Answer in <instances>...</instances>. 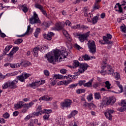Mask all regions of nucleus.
I'll return each mask as SVG.
<instances>
[{"label":"nucleus","instance_id":"obj_19","mask_svg":"<svg viewBox=\"0 0 126 126\" xmlns=\"http://www.w3.org/2000/svg\"><path fill=\"white\" fill-rule=\"evenodd\" d=\"M40 50V47L39 46H37L36 47H35L33 49V56L34 57H38V51Z\"/></svg>","mask_w":126,"mask_h":126},{"label":"nucleus","instance_id":"obj_14","mask_svg":"<svg viewBox=\"0 0 126 126\" xmlns=\"http://www.w3.org/2000/svg\"><path fill=\"white\" fill-rule=\"evenodd\" d=\"M117 100L116 99V98L113 97H109L107 100V106H108V105H111V106H113L114 104L116 102V101Z\"/></svg>","mask_w":126,"mask_h":126},{"label":"nucleus","instance_id":"obj_63","mask_svg":"<svg viewBox=\"0 0 126 126\" xmlns=\"http://www.w3.org/2000/svg\"><path fill=\"white\" fill-rule=\"evenodd\" d=\"M76 86H77V84H72L69 85V88H74L76 87Z\"/></svg>","mask_w":126,"mask_h":126},{"label":"nucleus","instance_id":"obj_61","mask_svg":"<svg viewBox=\"0 0 126 126\" xmlns=\"http://www.w3.org/2000/svg\"><path fill=\"white\" fill-rule=\"evenodd\" d=\"M27 110H28V108H27L26 107H24V108L22 110V113H23V114H25V113H26V112H27Z\"/></svg>","mask_w":126,"mask_h":126},{"label":"nucleus","instance_id":"obj_8","mask_svg":"<svg viewBox=\"0 0 126 126\" xmlns=\"http://www.w3.org/2000/svg\"><path fill=\"white\" fill-rule=\"evenodd\" d=\"M31 24H35V23H39V18L38 17V14L36 13V12H33V15L31 18L30 19Z\"/></svg>","mask_w":126,"mask_h":126},{"label":"nucleus","instance_id":"obj_42","mask_svg":"<svg viewBox=\"0 0 126 126\" xmlns=\"http://www.w3.org/2000/svg\"><path fill=\"white\" fill-rule=\"evenodd\" d=\"M87 99L89 102L91 101V100H93V94H90L87 96Z\"/></svg>","mask_w":126,"mask_h":126},{"label":"nucleus","instance_id":"obj_50","mask_svg":"<svg viewBox=\"0 0 126 126\" xmlns=\"http://www.w3.org/2000/svg\"><path fill=\"white\" fill-rule=\"evenodd\" d=\"M49 118H50V115L48 114H45L44 116H43V119L44 120H47L48 121V120H49Z\"/></svg>","mask_w":126,"mask_h":126},{"label":"nucleus","instance_id":"obj_18","mask_svg":"<svg viewBox=\"0 0 126 126\" xmlns=\"http://www.w3.org/2000/svg\"><path fill=\"white\" fill-rule=\"evenodd\" d=\"M53 98L49 97V96L45 95L43 96L42 97H41L39 98V101H42L43 100V101H51V100H52Z\"/></svg>","mask_w":126,"mask_h":126},{"label":"nucleus","instance_id":"obj_7","mask_svg":"<svg viewBox=\"0 0 126 126\" xmlns=\"http://www.w3.org/2000/svg\"><path fill=\"white\" fill-rule=\"evenodd\" d=\"M72 101L69 99H65L63 102L60 103L62 108H70Z\"/></svg>","mask_w":126,"mask_h":126},{"label":"nucleus","instance_id":"obj_60","mask_svg":"<svg viewBox=\"0 0 126 126\" xmlns=\"http://www.w3.org/2000/svg\"><path fill=\"white\" fill-rule=\"evenodd\" d=\"M89 105H90V103H88V102H85L83 105L84 107L85 108H87V107H88V108H89Z\"/></svg>","mask_w":126,"mask_h":126},{"label":"nucleus","instance_id":"obj_5","mask_svg":"<svg viewBox=\"0 0 126 126\" xmlns=\"http://www.w3.org/2000/svg\"><path fill=\"white\" fill-rule=\"evenodd\" d=\"M90 35V31L88 32L87 33L83 34L76 33V36L79 37V40L80 42H83L84 41L88 40V37Z\"/></svg>","mask_w":126,"mask_h":126},{"label":"nucleus","instance_id":"obj_56","mask_svg":"<svg viewBox=\"0 0 126 126\" xmlns=\"http://www.w3.org/2000/svg\"><path fill=\"white\" fill-rule=\"evenodd\" d=\"M119 10H116V11H119L120 13L123 12V8L122 7L121 5H119Z\"/></svg>","mask_w":126,"mask_h":126},{"label":"nucleus","instance_id":"obj_54","mask_svg":"<svg viewBox=\"0 0 126 126\" xmlns=\"http://www.w3.org/2000/svg\"><path fill=\"white\" fill-rule=\"evenodd\" d=\"M37 112H39V113H43L42 111V107L41 106H38V107L36 109Z\"/></svg>","mask_w":126,"mask_h":126},{"label":"nucleus","instance_id":"obj_44","mask_svg":"<svg viewBox=\"0 0 126 126\" xmlns=\"http://www.w3.org/2000/svg\"><path fill=\"white\" fill-rule=\"evenodd\" d=\"M32 31H33V29H31V26L29 25L28 26L27 30L26 32H25V33L26 34H28V33H29V32H32Z\"/></svg>","mask_w":126,"mask_h":126},{"label":"nucleus","instance_id":"obj_11","mask_svg":"<svg viewBox=\"0 0 126 126\" xmlns=\"http://www.w3.org/2000/svg\"><path fill=\"white\" fill-rule=\"evenodd\" d=\"M112 39V35L110 33H108L107 34V36H103V39L104 42H106V44H107L108 45H112L113 43H114V41H111L109 40H111Z\"/></svg>","mask_w":126,"mask_h":126},{"label":"nucleus","instance_id":"obj_49","mask_svg":"<svg viewBox=\"0 0 126 126\" xmlns=\"http://www.w3.org/2000/svg\"><path fill=\"white\" fill-rule=\"evenodd\" d=\"M9 114L7 112H6L3 114V117L4 119H8V118H9Z\"/></svg>","mask_w":126,"mask_h":126},{"label":"nucleus","instance_id":"obj_31","mask_svg":"<svg viewBox=\"0 0 126 126\" xmlns=\"http://www.w3.org/2000/svg\"><path fill=\"white\" fill-rule=\"evenodd\" d=\"M12 48V45H8L7 47H5V51L4 53H3L4 55H6V53L9 51V50Z\"/></svg>","mask_w":126,"mask_h":126},{"label":"nucleus","instance_id":"obj_58","mask_svg":"<svg viewBox=\"0 0 126 126\" xmlns=\"http://www.w3.org/2000/svg\"><path fill=\"white\" fill-rule=\"evenodd\" d=\"M80 29H83V30L88 29V27L83 25L81 26Z\"/></svg>","mask_w":126,"mask_h":126},{"label":"nucleus","instance_id":"obj_53","mask_svg":"<svg viewBox=\"0 0 126 126\" xmlns=\"http://www.w3.org/2000/svg\"><path fill=\"white\" fill-rule=\"evenodd\" d=\"M43 113H44L45 114H48L49 115V114L52 113V110L49 109H45Z\"/></svg>","mask_w":126,"mask_h":126},{"label":"nucleus","instance_id":"obj_40","mask_svg":"<svg viewBox=\"0 0 126 126\" xmlns=\"http://www.w3.org/2000/svg\"><path fill=\"white\" fill-rule=\"evenodd\" d=\"M34 6L36 8H38L39 9L40 11L42 9H44V7L39 4H35Z\"/></svg>","mask_w":126,"mask_h":126},{"label":"nucleus","instance_id":"obj_2","mask_svg":"<svg viewBox=\"0 0 126 126\" xmlns=\"http://www.w3.org/2000/svg\"><path fill=\"white\" fill-rule=\"evenodd\" d=\"M68 67L70 68H76L79 67L78 69L80 73H83L85 70H87L89 65L86 63H74L72 65H68Z\"/></svg>","mask_w":126,"mask_h":126},{"label":"nucleus","instance_id":"obj_34","mask_svg":"<svg viewBox=\"0 0 126 126\" xmlns=\"http://www.w3.org/2000/svg\"><path fill=\"white\" fill-rule=\"evenodd\" d=\"M98 16H94L93 17V20H92L93 24H96V23L98 22Z\"/></svg>","mask_w":126,"mask_h":126},{"label":"nucleus","instance_id":"obj_24","mask_svg":"<svg viewBox=\"0 0 126 126\" xmlns=\"http://www.w3.org/2000/svg\"><path fill=\"white\" fill-rule=\"evenodd\" d=\"M56 122H57L58 125H60L61 126L63 125V120L61 117L57 118L56 119Z\"/></svg>","mask_w":126,"mask_h":126},{"label":"nucleus","instance_id":"obj_30","mask_svg":"<svg viewBox=\"0 0 126 126\" xmlns=\"http://www.w3.org/2000/svg\"><path fill=\"white\" fill-rule=\"evenodd\" d=\"M41 31V30L40 28H37L35 30V32H34V36L35 38H38V35L40 33V32Z\"/></svg>","mask_w":126,"mask_h":126},{"label":"nucleus","instance_id":"obj_33","mask_svg":"<svg viewBox=\"0 0 126 126\" xmlns=\"http://www.w3.org/2000/svg\"><path fill=\"white\" fill-rule=\"evenodd\" d=\"M94 98L96 100H99V99H101V94H100L99 93H95Z\"/></svg>","mask_w":126,"mask_h":126},{"label":"nucleus","instance_id":"obj_15","mask_svg":"<svg viewBox=\"0 0 126 126\" xmlns=\"http://www.w3.org/2000/svg\"><path fill=\"white\" fill-rule=\"evenodd\" d=\"M121 106L122 107L120 109V112H125L126 110V100H122L121 101Z\"/></svg>","mask_w":126,"mask_h":126},{"label":"nucleus","instance_id":"obj_6","mask_svg":"<svg viewBox=\"0 0 126 126\" xmlns=\"http://www.w3.org/2000/svg\"><path fill=\"white\" fill-rule=\"evenodd\" d=\"M102 69H107L108 74H113L114 71L113 68H112V66L109 64L103 63L101 66Z\"/></svg>","mask_w":126,"mask_h":126},{"label":"nucleus","instance_id":"obj_57","mask_svg":"<svg viewBox=\"0 0 126 126\" xmlns=\"http://www.w3.org/2000/svg\"><path fill=\"white\" fill-rule=\"evenodd\" d=\"M60 72L62 73V74H65V73H66V69H62L60 70Z\"/></svg>","mask_w":126,"mask_h":126},{"label":"nucleus","instance_id":"obj_39","mask_svg":"<svg viewBox=\"0 0 126 126\" xmlns=\"http://www.w3.org/2000/svg\"><path fill=\"white\" fill-rule=\"evenodd\" d=\"M105 87H106L107 89H111V84L109 81H106L105 83Z\"/></svg>","mask_w":126,"mask_h":126},{"label":"nucleus","instance_id":"obj_47","mask_svg":"<svg viewBox=\"0 0 126 126\" xmlns=\"http://www.w3.org/2000/svg\"><path fill=\"white\" fill-rule=\"evenodd\" d=\"M101 106H102V107H105L107 106V101L105 100H102L101 103Z\"/></svg>","mask_w":126,"mask_h":126},{"label":"nucleus","instance_id":"obj_16","mask_svg":"<svg viewBox=\"0 0 126 126\" xmlns=\"http://www.w3.org/2000/svg\"><path fill=\"white\" fill-rule=\"evenodd\" d=\"M18 50H19V47H13L12 51L9 53V54H8V56L10 58H13V55L14 54V53L17 52Z\"/></svg>","mask_w":126,"mask_h":126},{"label":"nucleus","instance_id":"obj_23","mask_svg":"<svg viewBox=\"0 0 126 126\" xmlns=\"http://www.w3.org/2000/svg\"><path fill=\"white\" fill-rule=\"evenodd\" d=\"M92 81H93V79H91L87 83H85L84 87L88 88L92 87Z\"/></svg>","mask_w":126,"mask_h":126},{"label":"nucleus","instance_id":"obj_52","mask_svg":"<svg viewBox=\"0 0 126 126\" xmlns=\"http://www.w3.org/2000/svg\"><path fill=\"white\" fill-rule=\"evenodd\" d=\"M20 66H23V67H27V66H29V65H31V64L29 63H21Z\"/></svg>","mask_w":126,"mask_h":126},{"label":"nucleus","instance_id":"obj_12","mask_svg":"<svg viewBox=\"0 0 126 126\" xmlns=\"http://www.w3.org/2000/svg\"><path fill=\"white\" fill-rule=\"evenodd\" d=\"M41 84H42V81H35V82H32V84H30L29 86L33 89H35L36 87H38V86H40Z\"/></svg>","mask_w":126,"mask_h":126},{"label":"nucleus","instance_id":"obj_32","mask_svg":"<svg viewBox=\"0 0 126 126\" xmlns=\"http://www.w3.org/2000/svg\"><path fill=\"white\" fill-rule=\"evenodd\" d=\"M23 42V39H22V38H19L16 40L14 43L16 45H19L20 44H21V43H22Z\"/></svg>","mask_w":126,"mask_h":126},{"label":"nucleus","instance_id":"obj_37","mask_svg":"<svg viewBox=\"0 0 126 126\" xmlns=\"http://www.w3.org/2000/svg\"><path fill=\"white\" fill-rule=\"evenodd\" d=\"M54 77L56 78V79H63V75L55 74Z\"/></svg>","mask_w":126,"mask_h":126},{"label":"nucleus","instance_id":"obj_27","mask_svg":"<svg viewBox=\"0 0 126 126\" xmlns=\"http://www.w3.org/2000/svg\"><path fill=\"white\" fill-rule=\"evenodd\" d=\"M21 7H23L22 10L25 13H26V12L28 11V7H27V5L26 4L22 5Z\"/></svg>","mask_w":126,"mask_h":126},{"label":"nucleus","instance_id":"obj_62","mask_svg":"<svg viewBox=\"0 0 126 126\" xmlns=\"http://www.w3.org/2000/svg\"><path fill=\"white\" fill-rule=\"evenodd\" d=\"M18 115H19V112L17 111L14 112L13 113V116L14 117H17Z\"/></svg>","mask_w":126,"mask_h":126},{"label":"nucleus","instance_id":"obj_36","mask_svg":"<svg viewBox=\"0 0 126 126\" xmlns=\"http://www.w3.org/2000/svg\"><path fill=\"white\" fill-rule=\"evenodd\" d=\"M96 106L95 104H94L92 103H90L89 106V109L90 110H92V109H93L94 110V109H96Z\"/></svg>","mask_w":126,"mask_h":126},{"label":"nucleus","instance_id":"obj_25","mask_svg":"<svg viewBox=\"0 0 126 126\" xmlns=\"http://www.w3.org/2000/svg\"><path fill=\"white\" fill-rule=\"evenodd\" d=\"M82 59H84L85 61H89V60H92L93 57H90L88 55L86 54L82 57Z\"/></svg>","mask_w":126,"mask_h":126},{"label":"nucleus","instance_id":"obj_13","mask_svg":"<svg viewBox=\"0 0 126 126\" xmlns=\"http://www.w3.org/2000/svg\"><path fill=\"white\" fill-rule=\"evenodd\" d=\"M55 35V33L53 32H48V34H44L43 37L44 39H46V40H48L49 41H51L52 39H53L52 37Z\"/></svg>","mask_w":126,"mask_h":126},{"label":"nucleus","instance_id":"obj_29","mask_svg":"<svg viewBox=\"0 0 126 126\" xmlns=\"http://www.w3.org/2000/svg\"><path fill=\"white\" fill-rule=\"evenodd\" d=\"M17 78L18 79V80L21 81V82H23L25 80V78L23 74L18 76Z\"/></svg>","mask_w":126,"mask_h":126},{"label":"nucleus","instance_id":"obj_41","mask_svg":"<svg viewBox=\"0 0 126 126\" xmlns=\"http://www.w3.org/2000/svg\"><path fill=\"white\" fill-rule=\"evenodd\" d=\"M99 8H100V6L99 5V3H94L93 7L94 10L99 9Z\"/></svg>","mask_w":126,"mask_h":126},{"label":"nucleus","instance_id":"obj_46","mask_svg":"<svg viewBox=\"0 0 126 126\" xmlns=\"http://www.w3.org/2000/svg\"><path fill=\"white\" fill-rule=\"evenodd\" d=\"M40 48L41 49V52H45V51H47V50L49 49V46H44L43 47H41Z\"/></svg>","mask_w":126,"mask_h":126},{"label":"nucleus","instance_id":"obj_28","mask_svg":"<svg viewBox=\"0 0 126 126\" xmlns=\"http://www.w3.org/2000/svg\"><path fill=\"white\" fill-rule=\"evenodd\" d=\"M10 66L12 68H17V67H20V64L19 63H11L10 64Z\"/></svg>","mask_w":126,"mask_h":126},{"label":"nucleus","instance_id":"obj_64","mask_svg":"<svg viewBox=\"0 0 126 126\" xmlns=\"http://www.w3.org/2000/svg\"><path fill=\"white\" fill-rule=\"evenodd\" d=\"M29 126H34V123H33V120H30V123L29 124Z\"/></svg>","mask_w":126,"mask_h":126},{"label":"nucleus","instance_id":"obj_48","mask_svg":"<svg viewBox=\"0 0 126 126\" xmlns=\"http://www.w3.org/2000/svg\"><path fill=\"white\" fill-rule=\"evenodd\" d=\"M15 75H16V72L7 73L6 74V75H5V76H7L8 77H9V76H14Z\"/></svg>","mask_w":126,"mask_h":126},{"label":"nucleus","instance_id":"obj_51","mask_svg":"<svg viewBox=\"0 0 126 126\" xmlns=\"http://www.w3.org/2000/svg\"><path fill=\"white\" fill-rule=\"evenodd\" d=\"M32 115L33 116H36V117H38V116H40V115H42V113H41V112L39 111H37V112H34L32 113Z\"/></svg>","mask_w":126,"mask_h":126},{"label":"nucleus","instance_id":"obj_4","mask_svg":"<svg viewBox=\"0 0 126 126\" xmlns=\"http://www.w3.org/2000/svg\"><path fill=\"white\" fill-rule=\"evenodd\" d=\"M90 53L95 54L96 53V45L94 40H89L87 43Z\"/></svg>","mask_w":126,"mask_h":126},{"label":"nucleus","instance_id":"obj_20","mask_svg":"<svg viewBox=\"0 0 126 126\" xmlns=\"http://www.w3.org/2000/svg\"><path fill=\"white\" fill-rule=\"evenodd\" d=\"M77 114H78V111L76 110H73L69 115H68L67 118L68 119H71L72 117H74V116L77 115Z\"/></svg>","mask_w":126,"mask_h":126},{"label":"nucleus","instance_id":"obj_10","mask_svg":"<svg viewBox=\"0 0 126 126\" xmlns=\"http://www.w3.org/2000/svg\"><path fill=\"white\" fill-rule=\"evenodd\" d=\"M67 56H68V52H67V51L64 50L60 51V55H59V57H60L59 62L64 61L63 60H64L65 58H67Z\"/></svg>","mask_w":126,"mask_h":126},{"label":"nucleus","instance_id":"obj_21","mask_svg":"<svg viewBox=\"0 0 126 126\" xmlns=\"http://www.w3.org/2000/svg\"><path fill=\"white\" fill-rule=\"evenodd\" d=\"M34 105V103L32 101L30 102L29 103H25L24 104V108H27V109H29V108H31Z\"/></svg>","mask_w":126,"mask_h":126},{"label":"nucleus","instance_id":"obj_55","mask_svg":"<svg viewBox=\"0 0 126 126\" xmlns=\"http://www.w3.org/2000/svg\"><path fill=\"white\" fill-rule=\"evenodd\" d=\"M44 73L46 76H49L50 75V72H49V71H48V70H44Z\"/></svg>","mask_w":126,"mask_h":126},{"label":"nucleus","instance_id":"obj_59","mask_svg":"<svg viewBox=\"0 0 126 126\" xmlns=\"http://www.w3.org/2000/svg\"><path fill=\"white\" fill-rule=\"evenodd\" d=\"M30 76H31V74L25 73L24 77H25V79H26V78H28V77H30Z\"/></svg>","mask_w":126,"mask_h":126},{"label":"nucleus","instance_id":"obj_26","mask_svg":"<svg viewBox=\"0 0 126 126\" xmlns=\"http://www.w3.org/2000/svg\"><path fill=\"white\" fill-rule=\"evenodd\" d=\"M64 35H65L66 39L69 41V42H71V37L70 36H69V34H68V33H67V32H63Z\"/></svg>","mask_w":126,"mask_h":126},{"label":"nucleus","instance_id":"obj_43","mask_svg":"<svg viewBox=\"0 0 126 126\" xmlns=\"http://www.w3.org/2000/svg\"><path fill=\"white\" fill-rule=\"evenodd\" d=\"M69 84V81H60V84L61 85H63V84L64 85H67Z\"/></svg>","mask_w":126,"mask_h":126},{"label":"nucleus","instance_id":"obj_3","mask_svg":"<svg viewBox=\"0 0 126 126\" xmlns=\"http://www.w3.org/2000/svg\"><path fill=\"white\" fill-rule=\"evenodd\" d=\"M17 83H18V80L17 79L12 81H8L4 83L2 87L3 89H6L8 87H9L10 89H15V88H17V86L16 85Z\"/></svg>","mask_w":126,"mask_h":126},{"label":"nucleus","instance_id":"obj_45","mask_svg":"<svg viewBox=\"0 0 126 126\" xmlns=\"http://www.w3.org/2000/svg\"><path fill=\"white\" fill-rule=\"evenodd\" d=\"M85 82H86V80H80V81H79L78 84L79 85V86H82V85L84 86V84H85Z\"/></svg>","mask_w":126,"mask_h":126},{"label":"nucleus","instance_id":"obj_17","mask_svg":"<svg viewBox=\"0 0 126 126\" xmlns=\"http://www.w3.org/2000/svg\"><path fill=\"white\" fill-rule=\"evenodd\" d=\"M24 102L23 101H19V103L14 105V107L16 110H18V109H21L22 107H24Z\"/></svg>","mask_w":126,"mask_h":126},{"label":"nucleus","instance_id":"obj_1","mask_svg":"<svg viewBox=\"0 0 126 126\" xmlns=\"http://www.w3.org/2000/svg\"><path fill=\"white\" fill-rule=\"evenodd\" d=\"M54 54H53L52 52H49L46 55L47 60L50 63H59L60 62V61H59V55L60 54V52L54 51Z\"/></svg>","mask_w":126,"mask_h":126},{"label":"nucleus","instance_id":"obj_38","mask_svg":"<svg viewBox=\"0 0 126 126\" xmlns=\"http://www.w3.org/2000/svg\"><path fill=\"white\" fill-rule=\"evenodd\" d=\"M85 90L84 89H79L76 90L77 94H81V93H84Z\"/></svg>","mask_w":126,"mask_h":126},{"label":"nucleus","instance_id":"obj_9","mask_svg":"<svg viewBox=\"0 0 126 126\" xmlns=\"http://www.w3.org/2000/svg\"><path fill=\"white\" fill-rule=\"evenodd\" d=\"M114 113V110L110 109H107L106 110V112L104 113V115L109 120V121H112L113 120V116H112V114Z\"/></svg>","mask_w":126,"mask_h":126},{"label":"nucleus","instance_id":"obj_22","mask_svg":"<svg viewBox=\"0 0 126 126\" xmlns=\"http://www.w3.org/2000/svg\"><path fill=\"white\" fill-rule=\"evenodd\" d=\"M62 29H63L62 24H61V23H57L54 30H62Z\"/></svg>","mask_w":126,"mask_h":126},{"label":"nucleus","instance_id":"obj_35","mask_svg":"<svg viewBox=\"0 0 126 126\" xmlns=\"http://www.w3.org/2000/svg\"><path fill=\"white\" fill-rule=\"evenodd\" d=\"M120 29L121 30L122 32L124 33H126V26L125 24H123L122 26L120 27Z\"/></svg>","mask_w":126,"mask_h":126}]
</instances>
